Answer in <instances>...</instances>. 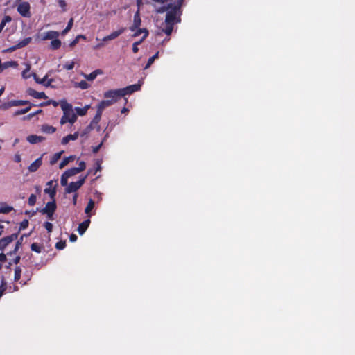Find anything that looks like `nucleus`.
Listing matches in <instances>:
<instances>
[{
	"label": "nucleus",
	"mask_w": 355,
	"mask_h": 355,
	"mask_svg": "<svg viewBox=\"0 0 355 355\" xmlns=\"http://www.w3.org/2000/svg\"><path fill=\"white\" fill-rule=\"evenodd\" d=\"M180 5H174L166 15L165 22L166 24H175L180 22Z\"/></svg>",
	"instance_id": "1"
},
{
	"label": "nucleus",
	"mask_w": 355,
	"mask_h": 355,
	"mask_svg": "<svg viewBox=\"0 0 355 355\" xmlns=\"http://www.w3.org/2000/svg\"><path fill=\"white\" fill-rule=\"evenodd\" d=\"M46 203V206L40 211L43 214H46L49 220H53V215L55 213L57 206L55 199Z\"/></svg>",
	"instance_id": "2"
},
{
	"label": "nucleus",
	"mask_w": 355,
	"mask_h": 355,
	"mask_svg": "<svg viewBox=\"0 0 355 355\" xmlns=\"http://www.w3.org/2000/svg\"><path fill=\"white\" fill-rule=\"evenodd\" d=\"M87 175L80 177L78 181L71 182L65 189V192L67 193L76 192L84 184Z\"/></svg>",
	"instance_id": "3"
},
{
	"label": "nucleus",
	"mask_w": 355,
	"mask_h": 355,
	"mask_svg": "<svg viewBox=\"0 0 355 355\" xmlns=\"http://www.w3.org/2000/svg\"><path fill=\"white\" fill-rule=\"evenodd\" d=\"M30 9H31V6H30L29 3L27 1L21 2L17 8V12L22 17H31V14Z\"/></svg>",
	"instance_id": "4"
},
{
	"label": "nucleus",
	"mask_w": 355,
	"mask_h": 355,
	"mask_svg": "<svg viewBox=\"0 0 355 355\" xmlns=\"http://www.w3.org/2000/svg\"><path fill=\"white\" fill-rule=\"evenodd\" d=\"M141 84L140 83V81H139L137 84L131 85L124 88H121V96L123 97L126 95H130L135 92L139 91L141 89Z\"/></svg>",
	"instance_id": "5"
},
{
	"label": "nucleus",
	"mask_w": 355,
	"mask_h": 355,
	"mask_svg": "<svg viewBox=\"0 0 355 355\" xmlns=\"http://www.w3.org/2000/svg\"><path fill=\"white\" fill-rule=\"evenodd\" d=\"M18 237V234H12L11 235L5 236L0 239V250L3 251L5 248L13 241L16 240Z\"/></svg>",
	"instance_id": "6"
},
{
	"label": "nucleus",
	"mask_w": 355,
	"mask_h": 355,
	"mask_svg": "<svg viewBox=\"0 0 355 355\" xmlns=\"http://www.w3.org/2000/svg\"><path fill=\"white\" fill-rule=\"evenodd\" d=\"M120 89H110L104 93V97L105 98H111L110 101H114V103L117 101L118 98L122 97Z\"/></svg>",
	"instance_id": "7"
},
{
	"label": "nucleus",
	"mask_w": 355,
	"mask_h": 355,
	"mask_svg": "<svg viewBox=\"0 0 355 355\" xmlns=\"http://www.w3.org/2000/svg\"><path fill=\"white\" fill-rule=\"evenodd\" d=\"M77 119L76 115L73 113H67V114H63V116L61 117L60 119V123L62 125L65 124L66 123L69 122L71 124L75 123V121Z\"/></svg>",
	"instance_id": "8"
},
{
	"label": "nucleus",
	"mask_w": 355,
	"mask_h": 355,
	"mask_svg": "<svg viewBox=\"0 0 355 355\" xmlns=\"http://www.w3.org/2000/svg\"><path fill=\"white\" fill-rule=\"evenodd\" d=\"M141 19L140 17L139 10H138L134 15L133 24L130 27V30L131 31H135L136 29H137L141 26Z\"/></svg>",
	"instance_id": "9"
},
{
	"label": "nucleus",
	"mask_w": 355,
	"mask_h": 355,
	"mask_svg": "<svg viewBox=\"0 0 355 355\" xmlns=\"http://www.w3.org/2000/svg\"><path fill=\"white\" fill-rule=\"evenodd\" d=\"M27 92L30 96L34 97L35 98L46 99L48 98L44 92H39L33 88L28 89Z\"/></svg>",
	"instance_id": "10"
},
{
	"label": "nucleus",
	"mask_w": 355,
	"mask_h": 355,
	"mask_svg": "<svg viewBox=\"0 0 355 355\" xmlns=\"http://www.w3.org/2000/svg\"><path fill=\"white\" fill-rule=\"evenodd\" d=\"M124 31H125V28H121L118 31H114L111 34L104 37L103 38V41L106 42V41L114 40L116 37H118L120 35L123 33Z\"/></svg>",
	"instance_id": "11"
},
{
	"label": "nucleus",
	"mask_w": 355,
	"mask_h": 355,
	"mask_svg": "<svg viewBox=\"0 0 355 355\" xmlns=\"http://www.w3.org/2000/svg\"><path fill=\"white\" fill-rule=\"evenodd\" d=\"M46 184L49 186V187L44 189V193L49 194L51 199H55V196L56 195V188L55 187L52 188L53 181L51 180L48 182Z\"/></svg>",
	"instance_id": "12"
},
{
	"label": "nucleus",
	"mask_w": 355,
	"mask_h": 355,
	"mask_svg": "<svg viewBox=\"0 0 355 355\" xmlns=\"http://www.w3.org/2000/svg\"><path fill=\"white\" fill-rule=\"evenodd\" d=\"M90 223H91L90 219L87 218L79 224V225L78 227V232L80 235H83L86 232Z\"/></svg>",
	"instance_id": "13"
},
{
	"label": "nucleus",
	"mask_w": 355,
	"mask_h": 355,
	"mask_svg": "<svg viewBox=\"0 0 355 355\" xmlns=\"http://www.w3.org/2000/svg\"><path fill=\"white\" fill-rule=\"evenodd\" d=\"M78 136H79L78 132H76L73 134H69L62 138L61 143L62 145H66L71 140H72V141L76 140L78 139Z\"/></svg>",
	"instance_id": "14"
},
{
	"label": "nucleus",
	"mask_w": 355,
	"mask_h": 355,
	"mask_svg": "<svg viewBox=\"0 0 355 355\" xmlns=\"http://www.w3.org/2000/svg\"><path fill=\"white\" fill-rule=\"evenodd\" d=\"M42 157L37 158L36 160H35L29 166H28V171L30 172H35L42 165Z\"/></svg>",
	"instance_id": "15"
},
{
	"label": "nucleus",
	"mask_w": 355,
	"mask_h": 355,
	"mask_svg": "<svg viewBox=\"0 0 355 355\" xmlns=\"http://www.w3.org/2000/svg\"><path fill=\"white\" fill-rule=\"evenodd\" d=\"M60 106L63 111V114H67V113L73 112L72 105L67 102L65 100L60 101Z\"/></svg>",
	"instance_id": "16"
},
{
	"label": "nucleus",
	"mask_w": 355,
	"mask_h": 355,
	"mask_svg": "<svg viewBox=\"0 0 355 355\" xmlns=\"http://www.w3.org/2000/svg\"><path fill=\"white\" fill-rule=\"evenodd\" d=\"M112 104H114V101H110L109 99L103 100L98 105L97 111H101V112L103 113V111L105 108L112 105Z\"/></svg>",
	"instance_id": "17"
},
{
	"label": "nucleus",
	"mask_w": 355,
	"mask_h": 355,
	"mask_svg": "<svg viewBox=\"0 0 355 355\" xmlns=\"http://www.w3.org/2000/svg\"><path fill=\"white\" fill-rule=\"evenodd\" d=\"M103 71L101 69H96L89 74H83V76L88 81H93L98 75L102 74Z\"/></svg>",
	"instance_id": "18"
},
{
	"label": "nucleus",
	"mask_w": 355,
	"mask_h": 355,
	"mask_svg": "<svg viewBox=\"0 0 355 355\" xmlns=\"http://www.w3.org/2000/svg\"><path fill=\"white\" fill-rule=\"evenodd\" d=\"M26 139L29 143H31L32 144H35L42 142V141H44V137H42V136H37L35 135H31L28 136Z\"/></svg>",
	"instance_id": "19"
},
{
	"label": "nucleus",
	"mask_w": 355,
	"mask_h": 355,
	"mask_svg": "<svg viewBox=\"0 0 355 355\" xmlns=\"http://www.w3.org/2000/svg\"><path fill=\"white\" fill-rule=\"evenodd\" d=\"M60 33L58 31H49L44 33L42 39L44 40H53L55 38L58 37Z\"/></svg>",
	"instance_id": "20"
},
{
	"label": "nucleus",
	"mask_w": 355,
	"mask_h": 355,
	"mask_svg": "<svg viewBox=\"0 0 355 355\" xmlns=\"http://www.w3.org/2000/svg\"><path fill=\"white\" fill-rule=\"evenodd\" d=\"M34 78L36 83L39 84H42L46 87H49L51 85V83L53 82V79H49L48 81H46L47 76H45L42 78H40L37 77L35 75L34 76Z\"/></svg>",
	"instance_id": "21"
},
{
	"label": "nucleus",
	"mask_w": 355,
	"mask_h": 355,
	"mask_svg": "<svg viewBox=\"0 0 355 355\" xmlns=\"http://www.w3.org/2000/svg\"><path fill=\"white\" fill-rule=\"evenodd\" d=\"M135 33L132 35V37H135L139 36L140 34L144 33V36L140 40H142V42L148 37V31L146 28H140L139 27L135 31Z\"/></svg>",
	"instance_id": "22"
},
{
	"label": "nucleus",
	"mask_w": 355,
	"mask_h": 355,
	"mask_svg": "<svg viewBox=\"0 0 355 355\" xmlns=\"http://www.w3.org/2000/svg\"><path fill=\"white\" fill-rule=\"evenodd\" d=\"M76 159V156L70 155L69 157H64L63 160L60 163L59 168H62L66 165H67L70 162L73 161Z\"/></svg>",
	"instance_id": "23"
},
{
	"label": "nucleus",
	"mask_w": 355,
	"mask_h": 355,
	"mask_svg": "<svg viewBox=\"0 0 355 355\" xmlns=\"http://www.w3.org/2000/svg\"><path fill=\"white\" fill-rule=\"evenodd\" d=\"M12 209V207L8 206L6 203H0V214H8Z\"/></svg>",
	"instance_id": "24"
},
{
	"label": "nucleus",
	"mask_w": 355,
	"mask_h": 355,
	"mask_svg": "<svg viewBox=\"0 0 355 355\" xmlns=\"http://www.w3.org/2000/svg\"><path fill=\"white\" fill-rule=\"evenodd\" d=\"M94 201L92 199H89L87 207L85 209V213L87 215V216L90 217V211L94 209Z\"/></svg>",
	"instance_id": "25"
},
{
	"label": "nucleus",
	"mask_w": 355,
	"mask_h": 355,
	"mask_svg": "<svg viewBox=\"0 0 355 355\" xmlns=\"http://www.w3.org/2000/svg\"><path fill=\"white\" fill-rule=\"evenodd\" d=\"M42 132L47 134H53L56 131V128L52 125H43L42 127Z\"/></svg>",
	"instance_id": "26"
},
{
	"label": "nucleus",
	"mask_w": 355,
	"mask_h": 355,
	"mask_svg": "<svg viewBox=\"0 0 355 355\" xmlns=\"http://www.w3.org/2000/svg\"><path fill=\"white\" fill-rule=\"evenodd\" d=\"M101 116H102V113L101 112V111H99V112L97 111L95 116L94 117V119H92V121H91L89 125H92V126H94V125H98V123L101 121Z\"/></svg>",
	"instance_id": "27"
},
{
	"label": "nucleus",
	"mask_w": 355,
	"mask_h": 355,
	"mask_svg": "<svg viewBox=\"0 0 355 355\" xmlns=\"http://www.w3.org/2000/svg\"><path fill=\"white\" fill-rule=\"evenodd\" d=\"M32 106H33V105L30 104V105H28V107H26L25 108L17 110L15 112L14 116H19V115L24 114L30 111V110L31 109Z\"/></svg>",
	"instance_id": "28"
},
{
	"label": "nucleus",
	"mask_w": 355,
	"mask_h": 355,
	"mask_svg": "<svg viewBox=\"0 0 355 355\" xmlns=\"http://www.w3.org/2000/svg\"><path fill=\"white\" fill-rule=\"evenodd\" d=\"M61 46V41L57 38L53 39L51 42V48L53 50H57Z\"/></svg>",
	"instance_id": "29"
},
{
	"label": "nucleus",
	"mask_w": 355,
	"mask_h": 355,
	"mask_svg": "<svg viewBox=\"0 0 355 355\" xmlns=\"http://www.w3.org/2000/svg\"><path fill=\"white\" fill-rule=\"evenodd\" d=\"M22 270L20 266H16L15 268V275H14V281L18 282L21 276Z\"/></svg>",
	"instance_id": "30"
},
{
	"label": "nucleus",
	"mask_w": 355,
	"mask_h": 355,
	"mask_svg": "<svg viewBox=\"0 0 355 355\" xmlns=\"http://www.w3.org/2000/svg\"><path fill=\"white\" fill-rule=\"evenodd\" d=\"M14 103H15L14 100H12V101H8V102H5L0 105V110H6L12 107H15Z\"/></svg>",
	"instance_id": "31"
},
{
	"label": "nucleus",
	"mask_w": 355,
	"mask_h": 355,
	"mask_svg": "<svg viewBox=\"0 0 355 355\" xmlns=\"http://www.w3.org/2000/svg\"><path fill=\"white\" fill-rule=\"evenodd\" d=\"M79 173L80 172L76 167L69 168L64 171L66 176H68L69 178Z\"/></svg>",
	"instance_id": "32"
},
{
	"label": "nucleus",
	"mask_w": 355,
	"mask_h": 355,
	"mask_svg": "<svg viewBox=\"0 0 355 355\" xmlns=\"http://www.w3.org/2000/svg\"><path fill=\"white\" fill-rule=\"evenodd\" d=\"M75 87L82 89H87L90 87V85L86 80H81L79 83H76Z\"/></svg>",
	"instance_id": "33"
},
{
	"label": "nucleus",
	"mask_w": 355,
	"mask_h": 355,
	"mask_svg": "<svg viewBox=\"0 0 355 355\" xmlns=\"http://www.w3.org/2000/svg\"><path fill=\"white\" fill-rule=\"evenodd\" d=\"M12 20L11 17L8 15H6L2 19L1 23H0V31L1 32L3 29L4 26L8 22H10Z\"/></svg>",
	"instance_id": "34"
},
{
	"label": "nucleus",
	"mask_w": 355,
	"mask_h": 355,
	"mask_svg": "<svg viewBox=\"0 0 355 355\" xmlns=\"http://www.w3.org/2000/svg\"><path fill=\"white\" fill-rule=\"evenodd\" d=\"M173 6V5L172 3H169L167 6H163L162 7H159L157 9L156 11L157 13H164L166 11L170 10V9H171Z\"/></svg>",
	"instance_id": "35"
},
{
	"label": "nucleus",
	"mask_w": 355,
	"mask_h": 355,
	"mask_svg": "<svg viewBox=\"0 0 355 355\" xmlns=\"http://www.w3.org/2000/svg\"><path fill=\"white\" fill-rule=\"evenodd\" d=\"M17 65V62L15 61H7L3 63H1V67L3 71L8 69L10 67H16Z\"/></svg>",
	"instance_id": "36"
},
{
	"label": "nucleus",
	"mask_w": 355,
	"mask_h": 355,
	"mask_svg": "<svg viewBox=\"0 0 355 355\" xmlns=\"http://www.w3.org/2000/svg\"><path fill=\"white\" fill-rule=\"evenodd\" d=\"M31 249L32 251H34L37 253H40L42 252V245L38 244L37 243H33L31 245Z\"/></svg>",
	"instance_id": "37"
},
{
	"label": "nucleus",
	"mask_w": 355,
	"mask_h": 355,
	"mask_svg": "<svg viewBox=\"0 0 355 355\" xmlns=\"http://www.w3.org/2000/svg\"><path fill=\"white\" fill-rule=\"evenodd\" d=\"M31 42V37H26L23 40L20 41L17 43L18 47L19 49L23 48L27 46Z\"/></svg>",
	"instance_id": "38"
},
{
	"label": "nucleus",
	"mask_w": 355,
	"mask_h": 355,
	"mask_svg": "<svg viewBox=\"0 0 355 355\" xmlns=\"http://www.w3.org/2000/svg\"><path fill=\"white\" fill-rule=\"evenodd\" d=\"M63 151H60L59 153H55L53 157L51 158V160H50V163L51 164H55L58 160L61 157V155L62 154Z\"/></svg>",
	"instance_id": "39"
},
{
	"label": "nucleus",
	"mask_w": 355,
	"mask_h": 355,
	"mask_svg": "<svg viewBox=\"0 0 355 355\" xmlns=\"http://www.w3.org/2000/svg\"><path fill=\"white\" fill-rule=\"evenodd\" d=\"M94 126H92V125H88L85 129L84 130L80 133L79 134L80 135V137H87V135L94 129Z\"/></svg>",
	"instance_id": "40"
},
{
	"label": "nucleus",
	"mask_w": 355,
	"mask_h": 355,
	"mask_svg": "<svg viewBox=\"0 0 355 355\" xmlns=\"http://www.w3.org/2000/svg\"><path fill=\"white\" fill-rule=\"evenodd\" d=\"M49 105H53L54 107H57L59 105V103L54 100H49L48 101L41 103L40 106L44 107Z\"/></svg>",
	"instance_id": "41"
},
{
	"label": "nucleus",
	"mask_w": 355,
	"mask_h": 355,
	"mask_svg": "<svg viewBox=\"0 0 355 355\" xmlns=\"http://www.w3.org/2000/svg\"><path fill=\"white\" fill-rule=\"evenodd\" d=\"M15 102V106H21V105H26L31 104L28 101L26 100H14Z\"/></svg>",
	"instance_id": "42"
},
{
	"label": "nucleus",
	"mask_w": 355,
	"mask_h": 355,
	"mask_svg": "<svg viewBox=\"0 0 355 355\" xmlns=\"http://www.w3.org/2000/svg\"><path fill=\"white\" fill-rule=\"evenodd\" d=\"M87 109H88V107H76V113L79 116H84L87 113Z\"/></svg>",
	"instance_id": "43"
},
{
	"label": "nucleus",
	"mask_w": 355,
	"mask_h": 355,
	"mask_svg": "<svg viewBox=\"0 0 355 355\" xmlns=\"http://www.w3.org/2000/svg\"><path fill=\"white\" fill-rule=\"evenodd\" d=\"M80 38L85 39V36L83 35H77L76 37V38L70 42V44H69L70 47H73L75 45H76L78 44V42H79Z\"/></svg>",
	"instance_id": "44"
},
{
	"label": "nucleus",
	"mask_w": 355,
	"mask_h": 355,
	"mask_svg": "<svg viewBox=\"0 0 355 355\" xmlns=\"http://www.w3.org/2000/svg\"><path fill=\"white\" fill-rule=\"evenodd\" d=\"M36 200H37L36 196L33 193L28 198V204L30 206H33L35 204V202H36Z\"/></svg>",
	"instance_id": "45"
},
{
	"label": "nucleus",
	"mask_w": 355,
	"mask_h": 355,
	"mask_svg": "<svg viewBox=\"0 0 355 355\" xmlns=\"http://www.w3.org/2000/svg\"><path fill=\"white\" fill-rule=\"evenodd\" d=\"M66 247V241H60L56 243L55 248L58 250H63Z\"/></svg>",
	"instance_id": "46"
},
{
	"label": "nucleus",
	"mask_w": 355,
	"mask_h": 355,
	"mask_svg": "<svg viewBox=\"0 0 355 355\" xmlns=\"http://www.w3.org/2000/svg\"><path fill=\"white\" fill-rule=\"evenodd\" d=\"M68 178L69 177L68 176H66L64 172L63 173V174L61 175V178H60V184L62 186H67V184H68Z\"/></svg>",
	"instance_id": "47"
},
{
	"label": "nucleus",
	"mask_w": 355,
	"mask_h": 355,
	"mask_svg": "<svg viewBox=\"0 0 355 355\" xmlns=\"http://www.w3.org/2000/svg\"><path fill=\"white\" fill-rule=\"evenodd\" d=\"M173 24H166V27L163 30V31L167 35H170L173 29Z\"/></svg>",
	"instance_id": "48"
},
{
	"label": "nucleus",
	"mask_w": 355,
	"mask_h": 355,
	"mask_svg": "<svg viewBox=\"0 0 355 355\" xmlns=\"http://www.w3.org/2000/svg\"><path fill=\"white\" fill-rule=\"evenodd\" d=\"M28 224H29V222L27 219H24L23 220L21 223H20V225H19V231L21 230H25L26 228L28 227Z\"/></svg>",
	"instance_id": "49"
},
{
	"label": "nucleus",
	"mask_w": 355,
	"mask_h": 355,
	"mask_svg": "<svg viewBox=\"0 0 355 355\" xmlns=\"http://www.w3.org/2000/svg\"><path fill=\"white\" fill-rule=\"evenodd\" d=\"M22 240H23V236H21L19 240H18L16 243H15V248L13 250V252H17V251L19 250V248L21 246V244H22Z\"/></svg>",
	"instance_id": "50"
},
{
	"label": "nucleus",
	"mask_w": 355,
	"mask_h": 355,
	"mask_svg": "<svg viewBox=\"0 0 355 355\" xmlns=\"http://www.w3.org/2000/svg\"><path fill=\"white\" fill-rule=\"evenodd\" d=\"M142 42V40H139L137 42H135L132 44V51L134 53H137L139 51L138 45L141 44Z\"/></svg>",
	"instance_id": "51"
},
{
	"label": "nucleus",
	"mask_w": 355,
	"mask_h": 355,
	"mask_svg": "<svg viewBox=\"0 0 355 355\" xmlns=\"http://www.w3.org/2000/svg\"><path fill=\"white\" fill-rule=\"evenodd\" d=\"M58 5L62 8V12L67 10V3L64 0H58Z\"/></svg>",
	"instance_id": "52"
},
{
	"label": "nucleus",
	"mask_w": 355,
	"mask_h": 355,
	"mask_svg": "<svg viewBox=\"0 0 355 355\" xmlns=\"http://www.w3.org/2000/svg\"><path fill=\"white\" fill-rule=\"evenodd\" d=\"M44 227L46 228L49 233H51L53 230V224L50 222H45L44 223Z\"/></svg>",
	"instance_id": "53"
},
{
	"label": "nucleus",
	"mask_w": 355,
	"mask_h": 355,
	"mask_svg": "<svg viewBox=\"0 0 355 355\" xmlns=\"http://www.w3.org/2000/svg\"><path fill=\"white\" fill-rule=\"evenodd\" d=\"M79 172L83 171L86 168V164L85 162L81 161L78 164V167H76Z\"/></svg>",
	"instance_id": "54"
},
{
	"label": "nucleus",
	"mask_w": 355,
	"mask_h": 355,
	"mask_svg": "<svg viewBox=\"0 0 355 355\" xmlns=\"http://www.w3.org/2000/svg\"><path fill=\"white\" fill-rule=\"evenodd\" d=\"M74 64V62H67L66 64L64 65V68L67 70H71L73 69Z\"/></svg>",
	"instance_id": "55"
},
{
	"label": "nucleus",
	"mask_w": 355,
	"mask_h": 355,
	"mask_svg": "<svg viewBox=\"0 0 355 355\" xmlns=\"http://www.w3.org/2000/svg\"><path fill=\"white\" fill-rule=\"evenodd\" d=\"M7 261L6 254L4 253H0V268H1V263L6 262Z\"/></svg>",
	"instance_id": "56"
},
{
	"label": "nucleus",
	"mask_w": 355,
	"mask_h": 355,
	"mask_svg": "<svg viewBox=\"0 0 355 355\" xmlns=\"http://www.w3.org/2000/svg\"><path fill=\"white\" fill-rule=\"evenodd\" d=\"M154 58H149L148 60V62L144 67V69H148L151 65L154 62Z\"/></svg>",
	"instance_id": "57"
},
{
	"label": "nucleus",
	"mask_w": 355,
	"mask_h": 355,
	"mask_svg": "<svg viewBox=\"0 0 355 355\" xmlns=\"http://www.w3.org/2000/svg\"><path fill=\"white\" fill-rule=\"evenodd\" d=\"M42 110H37L36 112H33V113H31L29 114L28 116H27V118L28 119H31L33 118V116H35V115L38 114H40L42 113Z\"/></svg>",
	"instance_id": "58"
},
{
	"label": "nucleus",
	"mask_w": 355,
	"mask_h": 355,
	"mask_svg": "<svg viewBox=\"0 0 355 355\" xmlns=\"http://www.w3.org/2000/svg\"><path fill=\"white\" fill-rule=\"evenodd\" d=\"M20 260H21V257L19 255H17V256H15V257L14 259H12L11 260V261L12 262V263L17 265L19 263Z\"/></svg>",
	"instance_id": "59"
},
{
	"label": "nucleus",
	"mask_w": 355,
	"mask_h": 355,
	"mask_svg": "<svg viewBox=\"0 0 355 355\" xmlns=\"http://www.w3.org/2000/svg\"><path fill=\"white\" fill-rule=\"evenodd\" d=\"M19 48L18 47V45L17 44L16 45H14L12 46H10V48H8L6 51L7 52H13L15 51H16L17 49H19Z\"/></svg>",
	"instance_id": "60"
},
{
	"label": "nucleus",
	"mask_w": 355,
	"mask_h": 355,
	"mask_svg": "<svg viewBox=\"0 0 355 355\" xmlns=\"http://www.w3.org/2000/svg\"><path fill=\"white\" fill-rule=\"evenodd\" d=\"M73 18H71L69 19V21H68V24H67V26L66 28L70 31L73 26Z\"/></svg>",
	"instance_id": "61"
},
{
	"label": "nucleus",
	"mask_w": 355,
	"mask_h": 355,
	"mask_svg": "<svg viewBox=\"0 0 355 355\" xmlns=\"http://www.w3.org/2000/svg\"><path fill=\"white\" fill-rule=\"evenodd\" d=\"M77 239H78L77 236H76V234H71L69 236V241H70L71 242H75V241H77Z\"/></svg>",
	"instance_id": "62"
},
{
	"label": "nucleus",
	"mask_w": 355,
	"mask_h": 355,
	"mask_svg": "<svg viewBox=\"0 0 355 355\" xmlns=\"http://www.w3.org/2000/svg\"><path fill=\"white\" fill-rule=\"evenodd\" d=\"M101 146H102V144H100L99 145H98V146H96L95 147H93L92 152L94 153H97L99 151Z\"/></svg>",
	"instance_id": "63"
},
{
	"label": "nucleus",
	"mask_w": 355,
	"mask_h": 355,
	"mask_svg": "<svg viewBox=\"0 0 355 355\" xmlns=\"http://www.w3.org/2000/svg\"><path fill=\"white\" fill-rule=\"evenodd\" d=\"M78 196V193H75V194L73 195V200H73V204L74 205H76Z\"/></svg>",
	"instance_id": "64"
}]
</instances>
